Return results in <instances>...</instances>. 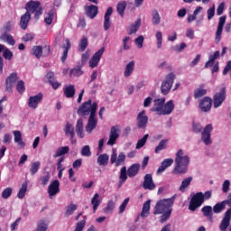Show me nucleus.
<instances>
[{"instance_id": "4468645a", "label": "nucleus", "mask_w": 231, "mask_h": 231, "mask_svg": "<svg viewBox=\"0 0 231 231\" xmlns=\"http://www.w3.org/2000/svg\"><path fill=\"white\" fill-rule=\"evenodd\" d=\"M18 80L19 77L17 76V73H11L5 79V91H8V93H12L14 88L15 87V82H17Z\"/></svg>"}, {"instance_id": "3c124183", "label": "nucleus", "mask_w": 231, "mask_h": 231, "mask_svg": "<svg viewBox=\"0 0 231 231\" xmlns=\"http://www.w3.org/2000/svg\"><path fill=\"white\" fill-rule=\"evenodd\" d=\"M115 210V202L113 199L108 200L106 207L104 208V214H111Z\"/></svg>"}, {"instance_id": "a19ab883", "label": "nucleus", "mask_w": 231, "mask_h": 231, "mask_svg": "<svg viewBox=\"0 0 231 231\" xmlns=\"http://www.w3.org/2000/svg\"><path fill=\"white\" fill-rule=\"evenodd\" d=\"M134 71V60L130 61L125 69V77H131Z\"/></svg>"}, {"instance_id": "9b49d317", "label": "nucleus", "mask_w": 231, "mask_h": 231, "mask_svg": "<svg viewBox=\"0 0 231 231\" xmlns=\"http://www.w3.org/2000/svg\"><path fill=\"white\" fill-rule=\"evenodd\" d=\"M50 51H51V49L50 48V45H45L43 48L41 45L33 46L32 49L31 53L36 57V59H41V57H48L50 55Z\"/></svg>"}, {"instance_id": "4be33fe9", "label": "nucleus", "mask_w": 231, "mask_h": 231, "mask_svg": "<svg viewBox=\"0 0 231 231\" xmlns=\"http://www.w3.org/2000/svg\"><path fill=\"white\" fill-rule=\"evenodd\" d=\"M111 15H113V7H108L104 16L103 28L105 32L111 28Z\"/></svg>"}, {"instance_id": "79ce46f5", "label": "nucleus", "mask_w": 231, "mask_h": 231, "mask_svg": "<svg viewBox=\"0 0 231 231\" xmlns=\"http://www.w3.org/2000/svg\"><path fill=\"white\" fill-rule=\"evenodd\" d=\"M69 152V146H61L57 151L56 153L53 155L54 158H59L63 156V154H68Z\"/></svg>"}, {"instance_id": "dca6fc26", "label": "nucleus", "mask_w": 231, "mask_h": 231, "mask_svg": "<svg viewBox=\"0 0 231 231\" xmlns=\"http://www.w3.org/2000/svg\"><path fill=\"white\" fill-rule=\"evenodd\" d=\"M42 98H44V95L41 92L35 96H31L28 100V106L31 107V109H37L39 104L42 102Z\"/></svg>"}, {"instance_id": "393cba45", "label": "nucleus", "mask_w": 231, "mask_h": 231, "mask_svg": "<svg viewBox=\"0 0 231 231\" xmlns=\"http://www.w3.org/2000/svg\"><path fill=\"white\" fill-rule=\"evenodd\" d=\"M30 21H32V14H30L29 12H26L24 14L21 16L20 27L22 28V30H26V28H28Z\"/></svg>"}, {"instance_id": "39448f33", "label": "nucleus", "mask_w": 231, "mask_h": 231, "mask_svg": "<svg viewBox=\"0 0 231 231\" xmlns=\"http://www.w3.org/2000/svg\"><path fill=\"white\" fill-rule=\"evenodd\" d=\"M225 205H228L229 208L225 212L224 217L220 223L219 228L221 231H226V228L230 226V220H231V192L227 196V199L223 200Z\"/></svg>"}, {"instance_id": "7ed1b4c3", "label": "nucleus", "mask_w": 231, "mask_h": 231, "mask_svg": "<svg viewBox=\"0 0 231 231\" xmlns=\"http://www.w3.org/2000/svg\"><path fill=\"white\" fill-rule=\"evenodd\" d=\"M174 199H176V198L171 197V199H164L159 200L155 205V208L153 211L154 216L163 214L167 212V210H172L171 207L174 205Z\"/></svg>"}, {"instance_id": "6ab92c4d", "label": "nucleus", "mask_w": 231, "mask_h": 231, "mask_svg": "<svg viewBox=\"0 0 231 231\" xmlns=\"http://www.w3.org/2000/svg\"><path fill=\"white\" fill-rule=\"evenodd\" d=\"M226 23V15L221 16L218 21V25L216 32V42H220L221 35H223V28Z\"/></svg>"}, {"instance_id": "a878e982", "label": "nucleus", "mask_w": 231, "mask_h": 231, "mask_svg": "<svg viewBox=\"0 0 231 231\" xmlns=\"http://www.w3.org/2000/svg\"><path fill=\"white\" fill-rule=\"evenodd\" d=\"M140 172V163H134L127 169L128 178H134Z\"/></svg>"}, {"instance_id": "f704fd0d", "label": "nucleus", "mask_w": 231, "mask_h": 231, "mask_svg": "<svg viewBox=\"0 0 231 231\" xmlns=\"http://www.w3.org/2000/svg\"><path fill=\"white\" fill-rule=\"evenodd\" d=\"M65 134L66 136H70V140L75 138V127H73V125H71L69 122L66 124Z\"/></svg>"}, {"instance_id": "ddd939ff", "label": "nucleus", "mask_w": 231, "mask_h": 231, "mask_svg": "<svg viewBox=\"0 0 231 231\" xmlns=\"http://www.w3.org/2000/svg\"><path fill=\"white\" fill-rule=\"evenodd\" d=\"M199 109H200L202 113H209L210 109H212V97H204L200 99L199 101Z\"/></svg>"}, {"instance_id": "8fccbe9b", "label": "nucleus", "mask_w": 231, "mask_h": 231, "mask_svg": "<svg viewBox=\"0 0 231 231\" xmlns=\"http://www.w3.org/2000/svg\"><path fill=\"white\" fill-rule=\"evenodd\" d=\"M142 26V20L138 19L134 24L130 26L129 35H133V33H136L138 30Z\"/></svg>"}, {"instance_id": "f3484780", "label": "nucleus", "mask_w": 231, "mask_h": 231, "mask_svg": "<svg viewBox=\"0 0 231 231\" xmlns=\"http://www.w3.org/2000/svg\"><path fill=\"white\" fill-rule=\"evenodd\" d=\"M137 127L138 129H145L147 124H149V116L145 114V110L141 111L137 115Z\"/></svg>"}, {"instance_id": "20e7f679", "label": "nucleus", "mask_w": 231, "mask_h": 231, "mask_svg": "<svg viewBox=\"0 0 231 231\" xmlns=\"http://www.w3.org/2000/svg\"><path fill=\"white\" fill-rule=\"evenodd\" d=\"M93 109H95V115H97V109H98V104L97 102L93 103V100L88 99L79 107L78 115L79 116H88V115H92Z\"/></svg>"}, {"instance_id": "c756f323", "label": "nucleus", "mask_w": 231, "mask_h": 231, "mask_svg": "<svg viewBox=\"0 0 231 231\" xmlns=\"http://www.w3.org/2000/svg\"><path fill=\"white\" fill-rule=\"evenodd\" d=\"M201 212H202L204 217H208V221L213 220L214 213H212V206H204L201 208Z\"/></svg>"}, {"instance_id": "4c0bfd02", "label": "nucleus", "mask_w": 231, "mask_h": 231, "mask_svg": "<svg viewBox=\"0 0 231 231\" xmlns=\"http://www.w3.org/2000/svg\"><path fill=\"white\" fill-rule=\"evenodd\" d=\"M0 39L1 41H4L5 42L10 44V46H15V40H14V36H12L11 34L5 32L1 35Z\"/></svg>"}, {"instance_id": "052dcab7", "label": "nucleus", "mask_w": 231, "mask_h": 231, "mask_svg": "<svg viewBox=\"0 0 231 231\" xmlns=\"http://www.w3.org/2000/svg\"><path fill=\"white\" fill-rule=\"evenodd\" d=\"M3 57L6 60H12V59L14 58V52H12L10 49H5L3 52Z\"/></svg>"}, {"instance_id": "c03bdc74", "label": "nucleus", "mask_w": 231, "mask_h": 231, "mask_svg": "<svg viewBox=\"0 0 231 231\" xmlns=\"http://www.w3.org/2000/svg\"><path fill=\"white\" fill-rule=\"evenodd\" d=\"M39 169H41V162L36 161L32 162L30 168L31 176H35L39 172Z\"/></svg>"}, {"instance_id": "69168bd1", "label": "nucleus", "mask_w": 231, "mask_h": 231, "mask_svg": "<svg viewBox=\"0 0 231 231\" xmlns=\"http://www.w3.org/2000/svg\"><path fill=\"white\" fill-rule=\"evenodd\" d=\"M156 39H157V48L160 50L162 48V42L163 41V35L162 34V32H156Z\"/></svg>"}, {"instance_id": "603ef678", "label": "nucleus", "mask_w": 231, "mask_h": 231, "mask_svg": "<svg viewBox=\"0 0 231 231\" xmlns=\"http://www.w3.org/2000/svg\"><path fill=\"white\" fill-rule=\"evenodd\" d=\"M169 141L167 139L162 140L159 144L156 146L154 152L158 154L160 151H163V149H167V143Z\"/></svg>"}, {"instance_id": "0eeeda50", "label": "nucleus", "mask_w": 231, "mask_h": 231, "mask_svg": "<svg viewBox=\"0 0 231 231\" xmlns=\"http://www.w3.org/2000/svg\"><path fill=\"white\" fill-rule=\"evenodd\" d=\"M174 80H176V74L174 72H171L165 77V80L161 85V93L162 95H169L171 89H172Z\"/></svg>"}, {"instance_id": "338daca9", "label": "nucleus", "mask_w": 231, "mask_h": 231, "mask_svg": "<svg viewBox=\"0 0 231 231\" xmlns=\"http://www.w3.org/2000/svg\"><path fill=\"white\" fill-rule=\"evenodd\" d=\"M90 55H91V52L89 51V50H88L85 53H83L81 56V63L86 64V62L89 60Z\"/></svg>"}, {"instance_id": "bf43d9fd", "label": "nucleus", "mask_w": 231, "mask_h": 231, "mask_svg": "<svg viewBox=\"0 0 231 231\" xmlns=\"http://www.w3.org/2000/svg\"><path fill=\"white\" fill-rule=\"evenodd\" d=\"M147 138H149V134L143 135L142 139H140L136 143V149H142L145 143H147Z\"/></svg>"}, {"instance_id": "f257e3e1", "label": "nucleus", "mask_w": 231, "mask_h": 231, "mask_svg": "<svg viewBox=\"0 0 231 231\" xmlns=\"http://www.w3.org/2000/svg\"><path fill=\"white\" fill-rule=\"evenodd\" d=\"M153 106L151 111L157 113L159 116L171 115L174 111V102L172 100L165 103V97L153 100Z\"/></svg>"}, {"instance_id": "c9c22d12", "label": "nucleus", "mask_w": 231, "mask_h": 231, "mask_svg": "<svg viewBox=\"0 0 231 231\" xmlns=\"http://www.w3.org/2000/svg\"><path fill=\"white\" fill-rule=\"evenodd\" d=\"M152 23L154 26H158L160 23H162V17L160 16V13H158V10L153 9L152 11Z\"/></svg>"}, {"instance_id": "9d476101", "label": "nucleus", "mask_w": 231, "mask_h": 231, "mask_svg": "<svg viewBox=\"0 0 231 231\" xmlns=\"http://www.w3.org/2000/svg\"><path fill=\"white\" fill-rule=\"evenodd\" d=\"M111 165H115V167H120V165H125V153L120 152L116 153V150L112 151V154L110 157Z\"/></svg>"}, {"instance_id": "1a4fd4ad", "label": "nucleus", "mask_w": 231, "mask_h": 231, "mask_svg": "<svg viewBox=\"0 0 231 231\" xmlns=\"http://www.w3.org/2000/svg\"><path fill=\"white\" fill-rule=\"evenodd\" d=\"M203 203V192H197L189 200V210H190V212H196V209L199 208Z\"/></svg>"}, {"instance_id": "6e6552de", "label": "nucleus", "mask_w": 231, "mask_h": 231, "mask_svg": "<svg viewBox=\"0 0 231 231\" xmlns=\"http://www.w3.org/2000/svg\"><path fill=\"white\" fill-rule=\"evenodd\" d=\"M226 100V88H220L219 91L213 96V107L217 109L223 106V102Z\"/></svg>"}, {"instance_id": "423d86ee", "label": "nucleus", "mask_w": 231, "mask_h": 231, "mask_svg": "<svg viewBox=\"0 0 231 231\" xmlns=\"http://www.w3.org/2000/svg\"><path fill=\"white\" fill-rule=\"evenodd\" d=\"M26 12H29V14H35L34 19L36 21H39V18L41 15H42V7L41 6V2L39 1H29L25 5Z\"/></svg>"}, {"instance_id": "0e129e2a", "label": "nucleus", "mask_w": 231, "mask_h": 231, "mask_svg": "<svg viewBox=\"0 0 231 231\" xmlns=\"http://www.w3.org/2000/svg\"><path fill=\"white\" fill-rule=\"evenodd\" d=\"M12 196V188H6L2 192V198L4 199H8Z\"/></svg>"}, {"instance_id": "864d4df0", "label": "nucleus", "mask_w": 231, "mask_h": 231, "mask_svg": "<svg viewBox=\"0 0 231 231\" xmlns=\"http://www.w3.org/2000/svg\"><path fill=\"white\" fill-rule=\"evenodd\" d=\"M191 182H192V177L184 179L180 187V192H183V190H185V189H187V187H189V185H190Z\"/></svg>"}, {"instance_id": "a211bd4d", "label": "nucleus", "mask_w": 231, "mask_h": 231, "mask_svg": "<svg viewBox=\"0 0 231 231\" xmlns=\"http://www.w3.org/2000/svg\"><path fill=\"white\" fill-rule=\"evenodd\" d=\"M96 116L97 114H95V108H93L92 114H90L86 125L87 133H92L94 129H97V124H98V121L95 117Z\"/></svg>"}, {"instance_id": "680f3d73", "label": "nucleus", "mask_w": 231, "mask_h": 231, "mask_svg": "<svg viewBox=\"0 0 231 231\" xmlns=\"http://www.w3.org/2000/svg\"><path fill=\"white\" fill-rule=\"evenodd\" d=\"M171 214H172V210H167L165 213H162L161 216V223H165L171 217Z\"/></svg>"}, {"instance_id": "412c9836", "label": "nucleus", "mask_w": 231, "mask_h": 231, "mask_svg": "<svg viewBox=\"0 0 231 231\" xmlns=\"http://www.w3.org/2000/svg\"><path fill=\"white\" fill-rule=\"evenodd\" d=\"M60 182H59V180H53L48 188V194L50 198L51 199L52 196H57L60 192Z\"/></svg>"}, {"instance_id": "37998d69", "label": "nucleus", "mask_w": 231, "mask_h": 231, "mask_svg": "<svg viewBox=\"0 0 231 231\" xmlns=\"http://www.w3.org/2000/svg\"><path fill=\"white\" fill-rule=\"evenodd\" d=\"M97 163L98 165H103V166L107 165L109 163V155H107L106 153L100 154L97 157Z\"/></svg>"}, {"instance_id": "58836bf2", "label": "nucleus", "mask_w": 231, "mask_h": 231, "mask_svg": "<svg viewBox=\"0 0 231 231\" xmlns=\"http://www.w3.org/2000/svg\"><path fill=\"white\" fill-rule=\"evenodd\" d=\"M151 210V200H147L144 202L143 206V209L141 212L142 217H147L149 216V211Z\"/></svg>"}, {"instance_id": "4d7b16f0", "label": "nucleus", "mask_w": 231, "mask_h": 231, "mask_svg": "<svg viewBox=\"0 0 231 231\" xmlns=\"http://www.w3.org/2000/svg\"><path fill=\"white\" fill-rule=\"evenodd\" d=\"M77 208H79V206H77V204L71 203L69 206L67 207L65 216L73 215V212H75V210H77Z\"/></svg>"}, {"instance_id": "13d9d810", "label": "nucleus", "mask_w": 231, "mask_h": 231, "mask_svg": "<svg viewBox=\"0 0 231 231\" xmlns=\"http://www.w3.org/2000/svg\"><path fill=\"white\" fill-rule=\"evenodd\" d=\"M16 90L18 91V93H20V95H23V93L26 91V87L24 86L23 80H20L17 82Z\"/></svg>"}, {"instance_id": "5fc2aeb1", "label": "nucleus", "mask_w": 231, "mask_h": 231, "mask_svg": "<svg viewBox=\"0 0 231 231\" xmlns=\"http://www.w3.org/2000/svg\"><path fill=\"white\" fill-rule=\"evenodd\" d=\"M51 178V175L50 174V172H46L43 176L40 178V181L42 185H43V187H46V185L50 183Z\"/></svg>"}, {"instance_id": "774afa93", "label": "nucleus", "mask_w": 231, "mask_h": 231, "mask_svg": "<svg viewBox=\"0 0 231 231\" xmlns=\"http://www.w3.org/2000/svg\"><path fill=\"white\" fill-rule=\"evenodd\" d=\"M84 226H86V220H81L77 224L74 231H82L84 230Z\"/></svg>"}, {"instance_id": "cd10ccee", "label": "nucleus", "mask_w": 231, "mask_h": 231, "mask_svg": "<svg viewBox=\"0 0 231 231\" xmlns=\"http://www.w3.org/2000/svg\"><path fill=\"white\" fill-rule=\"evenodd\" d=\"M172 163H174V160L173 159H165L161 166L158 168L157 170V173L160 174L162 172H163L166 169H168V167H171V165H172Z\"/></svg>"}, {"instance_id": "e2e57ef3", "label": "nucleus", "mask_w": 231, "mask_h": 231, "mask_svg": "<svg viewBox=\"0 0 231 231\" xmlns=\"http://www.w3.org/2000/svg\"><path fill=\"white\" fill-rule=\"evenodd\" d=\"M81 156H91V149L89 148V145L83 146L81 150Z\"/></svg>"}, {"instance_id": "a18cd8bd", "label": "nucleus", "mask_w": 231, "mask_h": 231, "mask_svg": "<svg viewBox=\"0 0 231 231\" xmlns=\"http://www.w3.org/2000/svg\"><path fill=\"white\" fill-rule=\"evenodd\" d=\"M226 208V204H225L224 201L222 202H217L214 207H213V212L214 214H221V212Z\"/></svg>"}, {"instance_id": "2eb2a0df", "label": "nucleus", "mask_w": 231, "mask_h": 231, "mask_svg": "<svg viewBox=\"0 0 231 231\" xmlns=\"http://www.w3.org/2000/svg\"><path fill=\"white\" fill-rule=\"evenodd\" d=\"M212 129H214L212 125L208 124L201 133V140L205 145H210V143H212V139H210Z\"/></svg>"}, {"instance_id": "7c9ffc66", "label": "nucleus", "mask_w": 231, "mask_h": 231, "mask_svg": "<svg viewBox=\"0 0 231 231\" xmlns=\"http://www.w3.org/2000/svg\"><path fill=\"white\" fill-rule=\"evenodd\" d=\"M66 98H73L75 97V85H69L63 89Z\"/></svg>"}, {"instance_id": "de8ad7c7", "label": "nucleus", "mask_w": 231, "mask_h": 231, "mask_svg": "<svg viewBox=\"0 0 231 231\" xmlns=\"http://www.w3.org/2000/svg\"><path fill=\"white\" fill-rule=\"evenodd\" d=\"M26 190H28V182H23L18 191L17 198L23 199L26 196Z\"/></svg>"}, {"instance_id": "c85d7f7f", "label": "nucleus", "mask_w": 231, "mask_h": 231, "mask_svg": "<svg viewBox=\"0 0 231 231\" xmlns=\"http://www.w3.org/2000/svg\"><path fill=\"white\" fill-rule=\"evenodd\" d=\"M102 204V201L100 200V195L98 193H96L93 198L91 199V205L93 206V212H97L98 210V207Z\"/></svg>"}, {"instance_id": "bb28decb", "label": "nucleus", "mask_w": 231, "mask_h": 231, "mask_svg": "<svg viewBox=\"0 0 231 231\" xmlns=\"http://www.w3.org/2000/svg\"><path fill=\"white\" fill-rule=\"evenodd\" d=\"M76 133L79 138H84V120L82 118L77 121Z\"/></svg>"}, {"instance_id": "6e6d98bb", "label": "nucleus", "mask_w": 231, "mask_h": 231, "mask_svg": "<svg viewBox=\"0 0 231 231\" xmlns=\"http://www.w3.org/2000/svg\"><path fill=\"white\" fill-rule=\"evenodd\" d=\"M84 72L82 71V67L81 66H77V68L75 69H72L70 71H69V75L70 76H74V77H80V75H82Z\"/></svg>"}, {"instance_id": "f8f14e48", "label": "nucleus", "mask_w": 231, "mask_h": 231, "mask_svg": "<svg viewBox=\"0 0 231 231\" xmlns=\"http://www.w3.org/2000/svg\"><path fill=\"white\" fill-rule=\"evenodd\" d=\"M104 51H106V47H102L99 51H96L91 59L89 60V68L93 69L94 68H97L98 66V63L100 62V60L102 59V56L104 55Z\"/></svg>"}, {"instance_id": "f03ea898", "label": "nucleus", "mask_w": 231, "mask_h": 231, "mask_svg": "<svg viewBox=\"0 0 231 231\" xmlns=\"http://www.w3.org/2000/svg\"><path fill=\"white\" fill-rule=\"evenodd\" d=\"M189 163H190V158L188 155H183V150H179L176 153L172 174H186L189 171Z\"/></svg>"}, {"instance_id": "b1692460", "label": "nucleus", "mask_w": 231, "mask_h": 231, "mask_svg": "<svg viewBox=\"0 0 231 231\" xmlns=\"http://www.w3.org/2000/svg\"><path fill=\"white\" fill-rule=\"evenodd\" d=\"M85 12L87 17H88L89 19H95L97 15H98V6L93 5L86 6Z\"/></svg>"}, {"instance_id": "2f4dec72", "label": "nucleus", "mask_w": 231, "mask_h": 231, "mask_svg": "<svg viewBox=\"0 0 231 231\" xmlns=\"http://www.w3.org/2000/svg\"><path fill=\"white\" fill-rule=\"evenodd\" d=\"M127 176H129L127 174V167L123 166L120 170V175H119V187H122L123 183H125V181H127Z\"/></svg>"}, {"instance_id": "09e8293b", "label": "nucleus", "mask_w": 231, "mask_h": 231, "mask_svg": "<svg viewBox=\"0 0 231 231\" xmlns=\"http://www.w3.org/2000/svg\"><path fill=\"white\" fill-rule=\"evenodd\" d=\"M88 44L89 43L88 42V37L83 36L79 44V51H86V49L88 48Z\"/></svg>"}, {"instance_id": "72a5a7b5", "label": "nucleus", "mask_w": 231, "mask_h": 231, "mask_svg": "<svg viewBox=\"0 0 231 231\" xmlns=\"http://www.w3.org/2000/svg\"><path fill=\"white\" fill-rule=\"evenodd\" d=\"M125 8H127V2L126 1H121L118 2L116 5V12L120 14L121 17H124L125 14Z\"/></svg>"}, {"instance_id": "aec40b11", "label": "nucleus", "mask_w": 231, "mask_h": 231, "mask_svg": "<svg viewBox=\"0 0 231 231\" xmlns=\"http://www.w3.org/2000/svg\"><path fill=\"white\" fill-rule=\"evenodd\" d=\"M143 189H144V190H154V189H156V184H154V180H152V174L148 173L144 176Z\"/></svg>"}, {"instance_id": "ea45409f", "label": "nucleus", "mask_w": 231, "mask_h": 231, "mask_svg": "<svg viewBox=\"0 0 231 231\" xmlns=\"http://www.w3.org/2000/svg\"><path fill=\"white\" fill-rule=\"evenodd\" d=\"M64 51L61 56V62H66V59H68V52L69 51V50H71V43L69 42V40L66 41V45L63 46Z\"/></svg>"}, {"instance_id": "49530a36", "label": "nucleus", "mask_w": 231, "mask_h": 231, "mask_svg": "<svg viewBox=\"0 0 231 231\" xmlns=\"http://www.w3.org/2000/svg\"><path fill=\"white\" fill-rule=\"evenodd\" d=\"M53 19H55V11L52 9L48 12L46 17L44 18V23L50 26V24L53 23Z\"/></svg>"}, {"instance_id": "e433bc0d", "label": "nucleus", "mask_w": 231, "mask_h": 231, "mask_svg": "<svg viewBox=\"0 0 231 231\" xmlns=\"http://www.w3.org/2000/svg\"><path fill=\"white\" fill-rule=\"evenodd\" d=\"M203 88H204V86L201 85L199 88H198L194 90V98L195 99L202 98V97H205V95H207L208 91H207V89H205Z\"/></svg>"}, {"instance_id": "473e14b6", "label": "nucleus", "mask_w": 231, "mask_h": 231, "mask_svg": "<svg viewBox=\"0 0 231 231\" xmlns=\"http://www.w3.org/2000/svg\"><path fill=\"white\" fill-rule=\"evenodd\" d=\"M14 136L15 143H17L20 147L26 146V143L23 141V134L21 133V131H14Z\"/></svg>"}, {"instance_id": "5701e85b", "label": "nucleus", "mask_w": 231, "mask_h": 231, "mask_svg": "<svg viewBox=\"0 0 231 231\" xmlns=\"http://www.w3.org/2000/svg\"><path fill=\"white\" fill-rule=\"evenodd\" d=\"M120 134H118V129L116 126H112L110 129V135L106 145H115L116 143V140H118Z\"/></svg>"}]
</instances>
